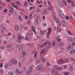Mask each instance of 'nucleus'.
<instances>
[{
    "mask_svg": "<svg viewBox=\"0 0 75 75\" xmlns=\"http://www.w3.org/2000/svg\"><path fill=\"white\" fill-rule=\"evenodd\" d=\"M69 59H67L66 60H62V59H61L59 60H58L57 62H58V64H65V63H67L68 62Z\"/></svg>",
    "mask_w": 75,
    "mask_h": 75,
    "instance_id": "1",
    "label": "nucleus"
},
{
    "mask_svg": "<svg viewBox=\"0 0 75 75\" xmlns=\"http://www.w3.org/2000/svg\"><path fill=\"white\" fill-rule=\"evenodd\" d=\"M4 27H6V26L4 24H1L0 25V28H3L2 29H0V32L2 33V34H4Z\"/></svg>",
    "mask_w": 75,
    "mask_h": 75,
    "instance_id": "2",
    "label": "nucleus"
},
{
    "mask_svg": "<svg viewBox=\"0 0 75 75\" xmlns=\"http://www.w3.org/2000/svg\"><path fill=\"white\" fill-rule=\"evenodd\" d=\"M33 67H32V66H30L29 67L28 71H26L25 72L26 74L27 75H29V74H30V72H32V71H33Z\"/></svg>",
    "mask_w": 75,
    "mask_h": 75,
    "instance_id": "3",
    "label": "nucleus"
},
{
    "mask_svg": "<svg viewBox=\"0 0 75 75\" xmlns=\"http://www.w3.org/2000/svg\"><path fill=\"white\" fill-rule=\"evenodd\" d=\"M58 4L60 8H62L63 7V4L60 1H58Z\"/></svg>",
    "mask_w": 75,
    "mask_h": 75,
    "instance_id": "4",
    "label": "nucleus"
},
{
    "mask_svg": "<svg viewBox=\"0 0 75 75\" xmlns=\"http://www.w3.org/2000/svg\"><path fill=\"white\" fill-rule=\"evenodd\" d=\"M18 48L20 52L23 51V46L21 45H20L19 46Z\"/></svg>",
    "mask_w": 75,
    "mask_h": 75,
    "instance_id": "5",
    "label": "nucleus"
},
{
    "mask_svg": "<svg viewBox=\"0 0 75 75\" xmlns=\"http://www.w3.org/2000/svg\"><path fill=\"white\" fill-rule=\"evenodd\" d=\"M42 69V71L43 70L42 69V66L41 65H38L37 67V71H40Z\"/></svg>",
    "mask_w": 75,
    "mask_h": 75,
    "instance_id": "6",
    "label": "nucleus"
},
{
    "mask_svg": "<svg viewBox=\"0 0 75 75\" xmlns=\"http://www.w3.org/2000/svg\"><path fill=\"white\" fill-rule=\"evenodd\" d=\"M14 60L13 59H12L11 61L10 62L8 63V64L9 66H11L12 64H14Z\"/></svg>",
    "mask_w": 75,
    "mask_h": 75,
    "instance_id": "7",
    "label": "nucleus"
},
{
    "mask_svg": "<svg viewBox=\"0 0 75 75\" xmlns=\"http://www.w3.org/2000/svg\"><path fill=\"white\" fill-rule=\"evenodd\" d=\"M67 40L69 42H70V41H73L74 40V38L72 37H70L68 38L67 39Z\"/></svg>",
    "mask_w": 75,
    "mask_h": 75,
    "instance_id": "8",
    "label": "nucleus"
},
{
    "mask_svg": "<svg viewBox=\"0 0 75 75\" xmlns=\"http://www.w3.org/2000/svg\"><path fill=\"white\" fill-rule=\"evenodd\" d=\"M62 25L63 27H66V23H65L64 21H62Z\"/></svg>",
    "mask_w": 75,
    "mask_h": 75,
    "instance_id": "9",
    "label": "nucleus"
},
{
    "mask_svg": "<svg viewBox=\"0 0 75 75\" xmlns=\"http://www.w3.org/2000/svg\"><path fill=\"white\" fill-rule=\"evenodd\" d=\"M68 2L69 3H71L72 6H75V4L74 3V2L73 1L71 0V1L70 0H68Z\"/></svg>",
    "mask_w": 75,
    "mask_h": 75,
    "instance_id": "10",
    "label": "nucleus"
},
{
    "mask_svg": "<svg viewBox=\"0 0 75 75\" xmlns=\"http://www.w3.org/2000/svg\"><path fill=\"white\" fill-rule=\"evenodd\" d=\"M40 59L41 60H42V61L43 62H45L46 61V59H45V58L43 57H41Z\"/></svg>",
    "mask_w": 75,
    "mask_h": 75,
    "instance_id": "11",
    "label": "nucleus"
},
{
    "mask_svg": "<svg viewBox=\"0 0 75 75\" xmlns=\"http://www.w3.org/2000/svg\"><path fill=\"white\" fill-rule=\"evenodd\" d=\"M45 49H43L42 50V51L40 52V54H44L45 53Z\"/></svg>",
    "mask_w": 75,
    "mask_h": 75,
    "instance_id": "12",
    "label": "nucleus"
},
{
    "mask_svg": "<svg viewBox=\"0 0 75 75\" xmlns=\"http://www.w3.org/2000/svg\"><path fill=\"white\" fill-rule=\"evenodd\" d=\"M43 14H44V15H46V14H47V13H48V11H47V9H44L43 11Z\"/></svg>",
    "mask_w": 75,
    "mask_h": 75,
    "instance_id": "13",
    "label": "nucleus"
},
{
    "mask_svg": "<svg viewBox=\"0 0 75 75\" xmlns=\"http://www.w3.org/2000/svg\"><path fill=\"white\" fill-rule=\"evenodd\" d=\"M50 42L49 40H47L44 43V45L45 46V45H46L47 44H49V45L50 44H51V43H50Z\"/></svg>",
    "mask_w": 75,
    "mask_h": 75,
    "instance_id": "14",
    "label": "nucleus"
},
{
    "mask_svg": "<svg viewBox=\"0 0 75 75\" xmlns=\"http://www.w3.org/2000/svg\"><path fill=\"white\" fill-rule=\"evenodd\" d=\"M73 48H74V47L73 46H70L67 48V50H71V49H73Z\"/></svg>",
    "mask_w": 75,
    "mask_h": 75,
    "instance_id": "15",
    "label": "nucleus"
},
{
    "mask_svg": "<svg viewBox=\"0 0 75 75\" xmlns=\"http://www.w3.org/2000/svg\"><path fill=\"white\" fill-rule=\"evenodd\" d=\"M48 34H50V33H51V30H52V29L50 28H48Z\"/></svg>",
    "mask_w": 75,
    "mask_h": 75,
    "instance_id": "16",
    "label": "nucleus"
},
{
    "mask_svg": "<svg viewBox=\"0 0 75 75\" xmlns=\"http://www.w3.org/2000/svg\"><path fill=\"white\" fill-rule=\"evenodd\" d=\"M20 52L22 54H23V56H24V57H25V56L26 53H25V52H24V51H23L22 52Z\"/></svg>",
    "mask_w": 75,
    "mask_h": 75,
    "instance_id": "17",
    "label": "nucleus"
},
{
    "mask_svg": "<svg viewBox=\"0 0 75 75\" xmlns=\"http://www.w3.org/2000/svg\"><path fill=\"white\" fill-rule=\"evenodd\" d=\"M11 47H12V45L11 44L7 45H6V47L7 48H10Z\"/></svg>",
    "mask_w": 75,
    "mask_h": 75,
    "instance_id": "18",
    "label": "nucleus"
},
{
    "mask_svg": "<svg viewBox=\"0 0 75 75\" xmlns=\"http://www.w3.org/2000/svg\"><path fill=\"white\" fill-rule=\"evenodd\" d=\"M12 6H13V7H14L15 8H16V9H18V7L17 6H15L14 4H12Z\"/></svg>",
    "mask_w": 75,
    "mask_h": 75,
    "instance_id": "19",
    "label": "nucleus"
},
{
    "mask_svg": "<svg viewBox=\"0 0 75 75\" xmlns=\"http://www.w3.org/2000/svg\"><path fill=\"white\" fill-rule=\"evenodd\" d=\"M13 60H14L13 64L15 65H17V61L16 60H15L14 59H13Z\"/></svg>",
    "mask_w": 75,
    "mask_h": 75,
    "instance_id": "20",
    "label": "nucleus"
},
{
    "mask_svg": "<svg viewBox=\"0 0 75 75\" xmlns=\"http://www.w3.org/2000/svg\"><path fill=\"white\" fill-rule=\"evenodd\" d=\"M13 74H14V73L11 71L9 72L8 74V75H13Z\"/></svg>",
    "mask_w": 75,
    "mask_h": 75,
    "instance_id": "21",
    "label": "nucleus"
},
{
    "mask_svg": "<svg viewBox=\"0 0 75 75\" xmlns=\"http://www.w3.org/2000/svg\"><path fill=\"white\" fill-rule=\"evenodd\" d=\"M51 43H50L49 45H48L47 46V50H49L50 48H51Z\"/></svg>",
    "mask_w": 75,
    "mask_h": 75,
    "instance_id": "22",
    "label": "nucleus"
},
{
    "mask_svg": "<svg viewBox=\"0 0 75 75\" xmlns=\"http://www.w3.org/2000/svg\"><path fill=\"white\" fill-rule=\"evenodd\" d=\"M32 52V53H33V54H35V58H36V56H37V52L36 53H35V51H33Z\"/></svg>",
    "mask_w": 75,
    "mask_h": 75,
    "instance_id": "23",
    "label": "nucleus"
},
{
    "mask_svg": "<svg viewBox=\"0 0 75 75\" xmlns=\"http://www.w3.org/2000/svg\"><path fill=\"white\" fill-rule=\"evenodd\" d=\"M58 45L60 47H62L63 45H64V43L62 42H61L60 44H59Z\"/></svg>",
    "mask_w": 75,
    "mask_h": 75,
    "instance_id": "24",
    "label": "nucleus"
},
{
    "mask_svg": "<svg viewBox=\"0 0 75 75\" xmlns=\"http://www.w3.org/2000/svg\"><path fill=\"white\" fill-rule=\"evenodd\" d=\"M74 52H75V50H73L69 52V53L70 54H74Z\"/></svg>",
    "mask_w": 75,
    "mask_h": 75,
    "instance_id": "25",
    "label": "nucleus"
},
{
    "mask_svg": "<svg viewBox=\"0 0 75 75\" xmlns=\"http://www.w3.org/2000/svg\"><path fill=\"white\" fill-rule=\"evenodd\" d=\"M15 28L16 31H18V29H19V28H18V26H17V25L15 26Z\"/></svg>",
    "mask_w": 75,
    "mask_h": 75,
    "instance_id": "26",
    "label": "nucleus"
},
{
    "mask_svg": "<svg viewBox=\"0 0 75 75\" xmlns=\"http://www.w3.org/2000/svg\"><path fill=\"white\" fill-rule=\"evenodd\" d=\"M49 7V10H51V11H52V10H54V8H53V6H50Z\"/></svg>",
    "mask_w": 75,
    "mask_h": 75,
    "instance_id": "27",
    "label": "nucleus"
},
{
    "mask_svg": "<svg viewBox=\"0 0 75 75\" xmlns=\"http://www.w3.org/2000/svg\"><path fill=\"white\" fill-rule=\"evenodd\" d=\"M46 31V30H43L42 31H41L40 32V33L41 35H43V34H44V33H45V32Z\"/></svg>",
    "mask_w": 75,
    "mask_h": 75,
    "instance_id": "28",
    "label": "nucleus"
},
{
    "mask_svg": "<svg viewBox=\"0 0 75 75\" xmlns=\"http://www.w3.org/2000/svg\"><path fill=\"white\" fill-rule=\"evenodd\" d=\"M63 2L65 6H68V4H67V3L66 2L65 0H63Z\"/></svg>",
    "mask_w": 75,
    "mask_h": 75,
    "instance_id": "29",
    "label": "nucleus"
},
{
    "mask_svg": "<svg viewBox=\"0 0 75 75\" xmlns=\"http://www.w3.org/2000/svg\"><path fill=\"white\" fill-rule=\"evenodd\" d=\"M69 69L71 71H73V69H74V68H73V67L72 66H70V68H69Z\"/></svg>",
    "mask_w": 75,
    "mask_h": 75,
    "instance_id": "30",
    "label": "nucleus"
},
{
    "mask_svg": "<svg viewBox=\"0 0 75 75\" xmlns=\"http://www.w3.org/2000/svg\"><path fill=\"white\" fill-rule=\"evenodd\" d=\"M28 4V2L27 1H25L24 2V5L25 6H27V4Z\"/></svg>",
    "mask_w": 75,
    "mask_h": 75,
    "instance_id": "31",
    "label": "nucleus"
},
{
    "mask_svg": "<svg viewBox=\"0 0 75 75\" xmlns=\"http://www.w3.org/2000/svg\"><path fill=\"white\" fill-rule=\"evenodd\" d=\"M16 4L17 5L18 7H20V2H19V1H17L16 2Z\"/></svg>",
    "mask_w": 75,
    "mask_h": 75,
    "instance_id": "32",
    "label": "nucleus"
},
{
    "mask_svg": "<svg viewBox=\"0 0 75 75\" xmlns=\"http://www.w3.org/2000/svg\"><path fill=\"white\" fill-rule=\"evenodd\" d=\"M25 40H26V41H30V39L29 38L26 36L25 38Z\"/></svg>",
    "mask_w": 75,
    "mask_h": 75,
    "instance_id": "33",
    "label": "nucleus"
},
{
    "mask_svg": "<svg viewBox=\"0 0 75 75\" xmlns=\"http://www.w3.org/2000/svg\"><path fill=\"white\" fill-rule=\"evenodd\" d=\"M35 23L36 24H38V20L37 19H35Z\"/></svg>",
    "mask_w": 75,
    "mask_h": 75,
    "instance_id": "34",
    "label": "nucleus"
},
{
    "mask_svg": "<svg viewBox=\"0 0 75 75\" xmlns=\"http://www.w3.org/2000/svg\"><path fill=\"white\" fill-rule=\"evenodd\" d=\"M8 29L7 28L5 29L4 31V33H6V32H8Z\"/></svg>",
    "mask_w": 75,
    "mask_h": 75,
    "instance_id": "35",
    "label": "nucleus"
},
{
    "mask_svg": "<svg viewBox=\"0 0 75 75\" xmlns=\"http://www.w3.org/2000/svg\"><path fill=\"white\" fill-rule=\"evenodd\" d=\"M8 64L6 63V65L5 66V68H6V69H7V68H8Z\"/></svg>",
    "mask_w": 75,
    "mask_h": 75,
    "instance_id": "36",
    "label": "nucleus"
},
{
    "mask_svg": "<svg viewBox=\"0 0 75 75\" xmlns=\"http://www.w3.org/2000/svg\"><path fill=\"white\" fill-rule=\"evenodd\" d=\"M18 38L19 39V40H21V36L20 35V34H18Z\"/></svg>",
    "mask_w": 75,
    "mask_h": 75,
    "instance_id": "37",
    "label": "nucleus"
},
{
    "mask_svg": "<svg viewBox=\"0 0 75 75\" xmlns=\"http://www.w3.org/2000/svg\"><path fill=\"white\" fill-rule=\"evenodd\" d=\"M55 72V71L54 69H52V74H54Z\"/></svg>",
    "mask_w": 75,
    "mask_h": 75,
    "instance_id": "38",
    "label": "nucleus"
},
{
    "mask_svg": "<svg viewBox=\"0 0 75 75\" xmlns=\"http://www.w3.org/2000/svg\"><path fill=\"white\" fill-rule=\"evenodd\" d=\"M61 17H62V18H65V16L64 15V13H63L61 15H60Z\"/></svg>",
    "mask_w": 75,
    "mask_h": 75,
    "instance_id": "39",
    "label": "nucleus"
},
{
    "mask_svg": "<svg viewBox=\"0 0 75 75\" xmlns=\"http://www.w3.org/2000/svg\"><path fill=\"white\" fill-rule=\"evenodd\" d=\"M57 30L58 31H61V28L59 27H58L57 28Z\"/></svg>",
    "mask_w": 75,
    "mask_h": 75,
    "instance_id": "40",
    "label": "nucleus"
},
{
    "mask_svg": "<svg viewBox=\"0 0 75 75\" xmlns=\"http://www.w3.org/2000/svg\"><path fill=\"white\" fill-rule=\"evenodd\" d=\"M18 18L21 21H22V18H21V17L20 16H19L18 17Z\"/></svg>",
    "mask_w": 75,
    "mask_h": 75,
    "instance_id": "41",
    "label": "nucleus"
},
{
    "mask_svg": "<svg viewBox=\"0 0 75 75\" xmlns=\"http://www.w3.org/2000/svg\"><path fill=\"white\" fill-rule=\"evenodd\" d=\"M67 33L69 34V35H72V33L71 32V31H67Z\"/></svg>",
    "mask_w": 75,
    "mask_h": 75,
    "instance_id": "42",
    "label": "nucleus"
},
{
    "mask_svg": "<svg viewBox=\"0 0 75 75\" xmlns=\"http://www.w3.org/2000/svg\"><path fill=\"white\" fill-rule=\"evenodd\" d=\"M42 24L45 27H46V26H47V24H46V23L45 22L43 23Z\"/></svg>",
    "mask_w": 75,
    "mask_h": 75,
    "instance_id": "43",
    "label": "nucleus"
},
{
    "mask_svg": "<svg viewBox=\"0 0 75 75\" xmlns=\"http://www.w3.org/2000/svg\"><path fill=\"white\" fill-rule=\"evenodd\" d=\"M0 71L1 74L3 75V74H4V71L2 69L0 70Z\"/></svg>",
    "mask_w": 75,
    "mask_h": 75,
    "instance_id": "44",
    "label": "nucleus"
},
{
    "mask_svg": "<svg viewBox=\"0 0 75 75\" xmlns=\"http://www.w3.org/2000/svg\"><path fill=\"white\" fill-rule=\"evenodd\" d=\"M23 71H18V74H22V73H23Z\"/></svg>",
    "mask_w": 75,
    "mask_h": 75,
    "instance_id": "45",
    "label": "nucleus"
},
{
    "mask_svg": "<svg viewBox=\"0 0 75 75\" xmlns=\"http://www.w3.org/2000/svg\"><path fill=\"white\" fill-rule=\"evenodd\" d=\"M18 71H19V70L18 69H16V74H18Z\"/></svg>",
    "mask_w": 75,
    "mask_h": 75,
    "instance_id": "46",
    "label": "nucleus"
},
{
    "mask_svg": "<svg viewBox=\"0 0 75 75\" xmlns=\"http://www.w3.org/2000/svg\"><path fill=\"white\" fill-rule=\"evenodd\" d=\"M57 70H61L62 69V68L61 67H57L56 69Z\"/></svg>",
    "mask_w": 75,
    "mask_h": 75,
    "instance_id": "47",
    "label": "nucleus"
},
{
    "mask_svg": "<svg viewBox=\"0 0 75 75\" xmlns=\"http://www.w3.org/2000/svg\"><path fill=\"white\" fill-rule=\"evenodd\" d=\"M57 24L59 25H61V23L60 21H58V22H57Z\"/></svg>",
    "mask_w": 75,
    "mask_h": 75,
    "instance_id": "48",
    "label": "nucleus"
},
{
    "mask_svg": "<svg viewBox=\"0 0 75 75\" xmlns=\"http://www.w3.org/2000/svg\"><path fill=\"white\" fill-rule=\"evenodd\" d=\"M3 12H4V13H6V12H7V9H4L3 11Z\"/></svg>",
    "mask_w": 75,
    "mask_h": 75,
    "instance_id": "49",
    "label": "nucleus"
},
{
    "mask_svg": "<svg viewBox=\"0 0 75 75\" xmlns=\"http://www.w3.org/2000/svg\"><path fill=\"white\" fill-rule=\"evenodd\" d=\"M70 61H73L74 62H75V60L73 59L72 58H70Z\"/></svg>",
    "mask_w": 75,
    "mask_h": 75,
    "instance_id": "50",
    "label": "nucleus"
},
{
    "mask_svg": "<svg viewBox=\"0 0 75 75\" xmlns=\"http://www.w3.org/2000/svg\"><path fill=\"white\" fill-rule=\"evenodd\" d=\"M53 46H54L55 45V42L53 41L52 43Z\"/></svg>",
    "mask_w": 75,
    "mask_h": 75,
    "instance_id": "51",
    "label": "nucleus"
},
{
    "mask_svg": "<svg viewBox=\"0 0 75 75\" xmlns=\"http://www.w3.org/2000/svg\"><path fill=\"white\" fill-rule=\"evenodd\" d=\"M9 13H10L11 14H12V13H13V11H12L11 10H9Z\"/></svg>",
    "mask_w": 75,
    "mask_h": 75,
    "instance_id": "52",
    "label": "nucleus"
},
{
    "mask_svg": "<svg viewBox=\"0 0 75 75\" xmlns=\"http://www.w3.org/2000/svg\"><path fill=\"white\" fill-rule=\"evenodd\" d=\"M36 11L37 12H38H38H40V9L39 8H37L36 9Z\"/></svg>",
    "mask_w": 75,
    "mask_h": 75,
    "instance_id": "53",
    "label": "nucleus"
},
{
    "mask_svg": "<svg viewBox=\"0 0 75 75\" xmlns=\"http://www.w3.org/2000/svg\"><path fill=\"white\" fill-rule=\"evenodd\" d=\"M46 65H47V67H48L49 66H50V63H49V62H47L46 63Z\"/></svg>",
    "mask_w": 75,
    "mask_h": 75,
    "instance_id": "54",
    "label": "nucleus"
},
{
    "mask_svg": "<svg viewBox=\"0 0 75 75\" xmlns=\"http://www.w3.org/2000/svg\"><path fill=\"white\" fill-rule=\"evenodd\" d=\"M20 13L21 14V16H24V14H23V12H22V11H21L20 12Z\"/></svg>",
    "mask_w": 75,
    "mask_h": 75,
    "instance_id": "55",
    "label": "nucleus"
},
{
    "mask_svg": "<svg viewBox=\"0 0 75 75\" xmlns=\"http://www.w3.org/2000/svg\"><path fill=\"white\" fill-rule=\"evenodd\" d=\"M49 35H50V34H49L48 33H47L46 34L47 37V38H49Z\"/></svg>",
    "mask_w": 75,
    "mask_h": 75,
    "instance_id": "56",
    "label": "nucleus"
},
{
    "mask_svg": "<svg viewBox=\"0 0 75 75\" xmlns=\"http://www.w3.org/2000/svg\"><path fill=\"white\" fill-rule=\"evenodd\" d=\"M30 18H32L33 16H32V14L31 13L30 14Z\"/></svg>",
    "mask_w": 75,
    "mask_h": 75,
    "instance_id": "57",
    "label": "nucleus"
},
{
    "mask_svg": "<svg viewBox=\"0 0 75 75\" xmlns=\"http://www.w3.org/2000/svg\"><path fill=\"white\" fill-rule=\"evenodd\" d=\"M65 18H66V19H67V20H68V19H69V16H66Z\"/></svg>",
    "mask_w": 75,
    "mask_h": 75,
    "instance_id": "58",
    "label": "nucleus"
},
{
    "mask_svg": "<svg viewBox=\"0 0 75 75\" xmlns=\"http://www.w3.org/2000/svg\"><path fill=\"white\" fill-rule=\"evenodd\" d=\"M63 52H64V51H62L59 52L58 53L59 54H61V53H63Z\"/></svg>",
    "mask_w": 75,
    "mask_h": 75,
    "instance_id": "59",
    "label": "nucleus"
},
{
    "mask_svg": "<svg viewBox=\"0 0 75 75\" xmlns=\"http://www.w3.org/2000/svg\"><path fill=\"white\" fill-rule=\"evenodd\" d=\"M55 75H58V71L55 72Z\"/></svg>",
    "mask_w": 75,
    "mask_h": 75,
    "instance_id": "60",
    "label": "nucleus"
},
{
    "mask_svg": "<svg viewBox=\"0 0 75 75\" xmlns=\"http://www.w3.org/2000/svg\"><path fill=\"white\" fill-rule=\"evenodd\" d=\"M61 39L60 38H59L57 40V42H59L61 41Z\"/></svg>",
    "mask_w": 75,
    "mask_h": 75,
    "instance_id": "61",
    "label": "nucleus"
},
{
    "mask_svg": "<svg viewBox=\"0 0 75 75\" xmlns=\"http://www.w3.org/2000/svg\"><path fill=\"white\" fill-rule=\"evenodd\" d=\"M59 14L60 16H61V14H63V13H62V11H60L59 12Z\"/></svg>",
    "mask_w": 75,
    "mask_h": 75,
    "instance_id": "62",
    "label": "nucleus"
},
{
    "mask_svg": "<svg viewBox=\"0 0 75 75\" xmlns=\"http://www.w3.org/2000/svg\"><path fill=\"white\" fill-rule=\"evenodd\" d=\"M25 18V19L26 20H28V16H25L24 17Z\"/></svg>",
    "mask_w": 75,
    "mask_h": 75,
    "instance_id": "63",
    "label": "nucleus"
},
{
    "mask_svg": "<svg viewBox=\"0 0 75 75\" xmlns=\"http://www.w3.org/2000/svg\"><path fill=\"white\" fill-rule=\"evenodd\" d=\"M28 24H30V21L29 20L28 21Z\"/></svg>",
    "mask_w": 75,
    "mask_h": 75,
    "instance_id": "64",
    "label": "nucleus"
}]
</instances>
